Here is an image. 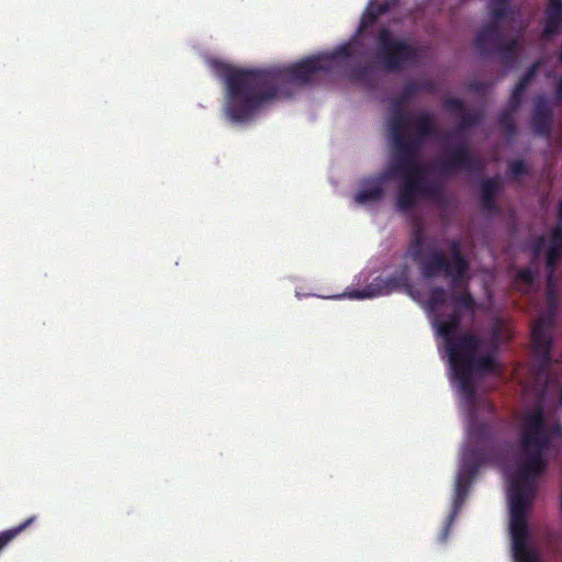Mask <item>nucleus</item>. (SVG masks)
<instances>
[{
	"mask_svg": "<svg viewBox=\"0 0 562 562\" xmlns=\"http://www.w3.org/2000/svg\"><path fill=\"white\" fill-rule=\"evenodd\" d=\"M404 140L408 143L414 148V150L419 155L420 147L426 139H424L420 136H417V134L415 133H412L409 135L404 134Z\"/></svg>",
	"mask_w": 562,
	"mask_h": 562,
	"instance_id": "obj_28",
	"label": "nucleus"
},
{
	"mask_svg": "<svg viewBox=\"0 0 562 562\" xmlns=\"http://www.w3.org/2000/svg\"><path fill=\"white\" fill-rule=\"evenodd\" d=\"M352 56L349 44L329 54L310 56L286 67L238 68L214 60L212 67L226 86L224 114L233 123H246L267 103L292 97V86L313 83L318 74L331 72L337 60Z\"/></svg>",
	"mask_w": 562,
	"mask_h": 562,
	"instance_id": "obj_2",
	"label": "nucleus"
},
{
	"mask_svg": "<svg viewBox=\"0 0 562 562\" xmlns=\"http://www.w3.org/2000/svg\"><path fill=\"white\" fill-rule=\"evenodd\" d=\"M395 151L411 156L413 158H418V154L414 150V148L404 140V136H397L392 139Z\"/></svg>",
	"mask_w": 562,
	"mask_h": 562,
	"instance_id": "obj_24",
	"label": "nucleus"
},
{
	"mask_svg": "<svg viewBox=\"0 0 562 562\" xmlns=\"http://www.w3.org/2000/svg\"><path fill=\"white\" fill-rule=\"evenodd\" d=\"M459 130H468L475 126L480 122V114L474 111L464 110L459 114Z\"/></svg>",
	"mask_w": 562,
	"mask_h": 562,
	"instance_id": "obj_22",
	"label": "nucleus"
},
{
	"mask_svg": "<svg viewBox=\"0 0 562 562\" xmlns=\"http://www.w3.org/2000/svg\"><path fill=\"white\" fill-rule=\"evenodd\" d=\"M409 119V114L404 110L393 108L392 116L389 120L392 139L397 136H404V128L408 125Z\"/></svg>",
	"mask_w": 562,
	"mask_h": 562,
	"instance_id": "obj_15",
	"label": "nucleus"
},
{
	"mask_svg": "<svg viewBox=\"0 0 562 562\" xmlns=\"http://www.w3.org/2000/svg\"><path fill=\"white\" fill-rule=\"evenodd\" d=\"M438 171L447 177L458 172H475L481 169L480 158L471 150L468 144L452 145L437 159Z\"/></svg>",
	"mask_w": 562,
	"mask_h": 562,
	"instance_id": "obj_7",
	"label": "nucleus"
},
{
	"mask_svg": "<svg viewBox=\"0 0 562 562\" xmlns=\"http://www.w3.org/2000/svg\"><path fill=\"white\" fill-rule=\"evenodd\" d=\"M425 173L426 168L418 161V158H416L407 169L406 175H409V177L425 178Z\"/></svg>",
	"mask_w": 562,
	"mask_h": 562,
	"instance_id": "obj_27",
	"label": "nucleus"
},
{
	"mask_svg": "<svg viewBox=\"0 0 562 562\" xmlns=\"http://www.w3.org/2000/svg\"><path fill=\"white\" fill-rule=\"evenodd\" d=\"M443 106L448 112L461 114L464 110V102L459 98H447L443 101Z\"/></svg>",
	"mask_w": 562,
	"mask_h": 562,
	"instance_id": "obj_26",
	"label": "nucleus"
},
{
	"mask_svg": "<svg viewBox=\"0 0 562 562\" xmlns=\"http://www.w3.org/2000/svg\"><path fill=\"white\" fill-rule=\"evenodd\" d=\"M411 85H414L416 93L418 92H427L434 93L436 92V83L430 79H422V80H412Z\"/></svg>",
	"mask_w": 562,
	"mask_h": 562,
	"instance_id": "obj_25",
	"label": "nucleus"
},
{
	"mask_svg": "<svg viewBox=\"0 0 562 562\" xmlns=\"http://www.w3.org/2000/svg\"><path fill=\"white\" fill-rule=\"evenodd\" d=\"M561 207H562V202H561Z\"/></svg>",
	"mask_w": 562,
	"mask_h": 562,
	"instance_id": "obj_39",
	"label": "nucleus"
},
{
	"mask_svg": "<svg viewBox=\"0 0 562 562\" xmlns=\"http://www.w3.org/2000/svg\"><path fill=\"white\" fill-rule=\"evenodd\" d=\"M560 431V426H557L555 427V432H559Z\"/></svg>",
	"mask_w": 562,
	"mask_h": 562,
	"instance_id": "obj_37",
	"label": "nucleus"
},
{
	"mask_svg": "<svg viewBox=\"0 0 562 562\" xmlns=\"http://www.w3.org/2000/svg\"><path fill=\"white\" fill-rule=\"evenodd\" d=\"M482 206L485 212H492V178H485L482 183Z\"/></svg>",
	"mask_w": 562,
	"mask_h": 562,
	"instance_id": "obj_23",
	"label": "nucleus"
},
{
	"mask_svg": "<svg viewBox=\"0 0 562 562\" xmlns=\"http://www.w3.org/2000/svg\"><path fill=\"white\" fill-rule=\"evenodd\" d=\"M349 79L363 83H370L372 80V68L369 65L355 66L349 70Z\"/></svg>",
	"mask_w": 562,
	"mask_h": 562,
	"instance_id": "obj_20",
	"label": "nucleus"
},
{
	"mask_svg": "<svg viewBox=\"0 0 562 562\" xmlns=\"http://www.w3.org/2000/svg\"><path fill=\"white\" fill-rule=\"evenodd\" d=\"M36 519V516H31L16 527L7 529L0 532V551L16 536H19L22 531H24L29 526H31Z\"/></svg>",
	"mask_w": 562,
	"mask_h": 562,
	"instance_id": "obj_18",
	"label": "nucleus"
},
{
	"mask_svg": "<svg viewBox=\"0 0 562 562\" xmlns=\"http://www.w3.org/2000/svg\"><path fill=\"white\" fill-rule=\"evenodd\" d=\"M438 126L435 122L434 114L428 111H420L416 114L414 121V133L417 136L428 139L438 135Z\"/></svg>",
	"mask_w": 562,
	"mask_h": 562,
	"instance_id": "obj_11",
	"label": "nucleus"
},
{
	"mask_svg": "<svg viewBox=\"0 0 562 562\" xmlns=\"http://www.w3.org/2000/svg\"><path fill=\"white\" fill-rule=\"evenodd\" d=\"M487 300H490L492 297L491 293L487 291Z\"/></svg>",
	"mask_w": 562,
	"mask_h": 562,
	"instance_id": "obj_36",
	"label": "nucleus"
},
{
	"mask_svg": "<svg viewBox=\"0 0 562 562\" xmlns=\"http://www.w3.org/2000/svg\"><path fill=\"white\" fill-rule=\"evenodd\" d=\"M562 21V0H550L547 9L544 34H553Z\"/></svg>",
	"mask_w": 562,
	"mask_h": 562,
	"instance_id": "obj_14",
	"label": "nucleus"
},
{
	"mask_svg": "<svg viewBox=\"0 0 562 562\" xmlns=\"http://www.w3.org/2000/svg\"><path fill=\"white\" fill-rule=\"evenodd\" d=\"M512 337V329L508 323L501 317H494V346L496 342L503 344Z\"/></svg>",
	"mask_w": 562,
	"mask_h": 562,
	"instance_id": "obj_19",
	"label": "nucleus"
},
{
	"mask_svg": "<svg viewBox=\"0 0 562 562\" xmlns=\"http://www.w3.org/2000/svg\"><path fill=\"white\" fill-rule=\"evenodd\" d=\"M535 255L539 257L543 255L547 268L552 271L555 262L562 256V232L560 228L554 229L550 235L542 236L535 248ZM560 291L559 284L554 281L552 272L548 277V302L553 305L555 295Z\"/></svg>",
	"mask_w": 562,
	"mask_h": 562,
	"instance_id": "obj_8",
	"label": "nucleus"
},
{
	"mask_svg": "<svg viewBox=\"0 0 562 562\" xmlns=\"http://www.w3.org/2000/svg\"><path fill=\"white\" fill-rule=\"evenodd\" d=\"M538 66H539L538 64L533 65L532 68L527 74V76L519 82V85L516 87V89L514 91L515 97H517L518 94L522 93V91L525 90L527 83L533 77L535 70H536V68Z\"/></svg>",
	"mask_w": 562,
	"mask_h": 562,
	"instance_id": "obj_30",
	"label": "nucleus"
},
{
	"mask_svg": "<svg viewBox=\"0 0 562 562\" xmlns=\"http://www.w3.org/2000/svg\"><path fill=\"white\" fill-rule=\"evenodd\" d=\"M396 195V206L402 212L411 211L420 198H427L437 204L445 205L447 196L441 184L425 178L403 176Z\"/></svg>",
	"mask_w": 562,
	"mask_h": 562,
	"instance_id": "obj_5",
	"label": "nucleus"
},
{
	"mask_svg": "<svg viewBox=\"0 0 562 562\" xmlns=\"http://www.w3.org/2000/svg\"><path fill=\"white\" fill-rule=\"evenodd\" d=\"M374 58L383 70L395 72L415 64L419 59V49L405 40L395 37L390 29L382 27L376 35Z\"/></svg>",
	"mask_w": 562,
	"mask_h": 562,
	"instance_id": "obj_4",
	"label": "nucleus"
},
{
	"mask_svg": "<svg viewBox=\"0 0 562 562\" xmlns=\"http://www.w3.org/2000/svg\"><path fill=\"white\" fill-rule=\"evenodd\" d=\"M415 94L414 85L408 82L393 101V108L403 110V106L408 103Z\"/></svg>",
	"mask_w": 562,
	"mask_h": 562,
	"instance_id": "obj_21",
	"label": "nucleus"
},
{
	"mask_svg": "<svg viewBox=\"0 0 562 562\" xmlns=\"http://www.w3.org/2000/svg\"><path fill=\"white\" fill-rule=\"evenodd\" d=\"M561 93H562V81L560 82V86H559V99L561 98Z\"/></svg>",
	"mask_w": 562,
	"mask_h": 562,
	"instance_id": "obj_35",
	"label": "nucleus"
},
{
	"mask_svg": "<svg viewBox=\"0 0 562 562\" xmlns=\"http://www.w3.org/2000/svg\"><path fill=\"white\" fill-rule=\"evenodd\" d=\"M389 180L383 173L364 179L361 189L355 195V201L359 204L380 201L384 194V183Z\"/></svg>",
	"mask_w": 562,
	"mask_h": 562,
	"instance_id": "obj_10",
	"label": "nucleus"
},
{
	"mask_svg": "<svg viewBox=\"0 0 562 562\" xmlns=\"http://www.w3.org/2000/svg\"><path fill=\"white\" fill-rule=\"evenodd\" d=\"M447 299L448 293L442 286H434L430 290L425 307L429 313L436 314L440 310V307L447 302Z\"/></svg>",
	"mask_w": 562,
	"mask_h": 562,
	"instance_id": "obj_17",
	"label": "nucleus"
},
{
	"mask_svg": "<svg viewBox=\"0 0 562 562\" xmlns=\"http://www.w3.org/2000/svg\"><path fill=\"white\" fill-rule=\"evenodd\" d=\"M526 170V167H525V164L522 161H514L512 165H510V171L515 175V176H518V175H521L524 173Z\"/></svg>",
	"mask_w": 562,
	"mask_h": 562,
	"instance_id": "obj_33",
	"label": "nucleus"
},
{
	"mask_svg": "<svg viewBox=\"0 0 562 562\" xmlns=\"http://www.w3.org/2000/svg\"><path fill=\"white\" fill-rule=\"evenodd\" d=\"M396 0H386V1H383V2H378V3H371L366 13L363 14L362 19H361V22H360V25H359V30L358 32L359 33H362L364 32L370 25H372L373 23H375V21L378 20V18L387 12L392 4L395 2Z\"/></svg>",
	"mask_w": 562,
	"mask_h": 562,
	"instance_id": "obj_12",
	"label": "nucleus"
},
{
	"mask_svg": "<svg viewBox=\"0 0 562 562\" xmlns=\"http://www.w3.org/2000/svg\"><path fill=\"white\" fill-rule=\"evenodd\" d=\"M404 140L408 143L414 148V150L419 155L420 147L426 139H424L420 136H417V134L415 133H412L409 135L404 134Z\"/></svg>",
	"mask_w": 562,
	"mask_h": 562,
	"instance_id": "obj_29",
	"label": "nucleus"
},
{
	"mask_svg": "<svg viewBox=\"0 0 562 562\" xmlns=\"http://www.w3.org/2000/svg\"><path fill=\"white\" fill-rule=\"evenodd\" d=\"M409 271L408 265L404 263L394 274L385 279L378 278L374 280V283L371 285H376L379 288L376 292L367 293V291H353L350 296L355 299H364L375 294H389L398 289H404L406 292H411L412 285L409 282Z\"/></svg>",
	"mask_w": 562,
	"mask_h": 562,
	"instance_id": "obj_9",
	"label": "nucleus"
},
{
	"mask_svg": "<svg viewBox=\"0 0 562 562\" xmlns=\"http://www.w3.org/2000/svg\"><path fill=\"white\" fill-rule=\"evenodd\" d=\"M486 9L492 11V0H486Z\"/></svg>",
	"mask_w": 562,
	"mask_h": 562,
	"instance_id": "obj_34",
	"label": "nucleus"
},
{
	"mask_svg": "<svg viewBox=\"0 0 562 562\" xmlns=\"http://www.w3.org/2000/svg\"><path fill=\"white\" fill-rule=\"evenodd\" d=\"M533 280V274L529 269L521 270L517 273V282L518 284H524L526 286L530 285Z\"/></svg>",
	"mask_w": 562,
	"mask_h": 562,
	"instance_id": "obj_31",
	"label": "nucleus"
},
{
	"mask_svg": "<svg viewBox=\"0 0 562 562\" xmlns=\"http://www.w3.org/2000/svg\"><path fill=\"white\" fill-rule=\"evenodd\" d=\"M451 301L453 311L446 318L435 315L434 326L445 340L452 380L468 415V442L460 457L451 509L445 521L457 519L481 469L492 460V402L479 394L482 379L492 372V347L479 335H456L462 321L461 311L475 308L471 293L465 290L453 294Z\"/></svg>",
	"mask_w": 562,
	"mask_h": 562,
	"instance_id": "obj_1",
	"label": "nucleus"
},
{
	"mask_svg": "<svg viewBox=\"0 0 562 562\" xmlns=\"http://www.w3.org/2000/svg\"><path fill=\"white\" fill-rule=\"evenodd\" d=\"M560 402L562 403V391H561V397H560Z\"/></svg>",
	"mask_w": 562,
	"mask_h": 562,
	"instance_id": "obj_38",
	"label": "nucleus"
},
{
	"mask_svg": "<svg viewBox=\"0 0 562 562\" xmlns=\"http://www.w3.org/2000/svg\"><path fill=\"white\" fill-rule=\"evenodd\" d=\"M425 232L417 227L408 245L407 255L418 265L425 279H435L440 274L450 280L452 289L460 288L470 268L458 239L449 241L450 255L447 257L437 247L425 246Z\"/></svg>",
	"mask_w": 562,
	"mask_h": 562,
	"instance_id": "obj_3",
	"label": "nucleus"
},
{
	"mask_svg": "<svg viewBox=\"0 0 562 562\" xmlns=\"http://www.w3.org/2000/svg\"><path fill=\"white\" fill-rule=\"evenodd\" d=\"M475 47L484 56L492 54V20H485L476 35Z\"/></svg>",
	"mask_w": 562,
	"mask_h": 562,
	"instance_id": "obj_16",
	"label": "nucleus"
},
{
	"mask_svg": "<svg viewBox=\"0 0 562 562\" xmlns=\"http://www.w3.org/2000/svg\"><path fill=\"white\" fill-rule=\"evenodd\" d=\"M553 324V318L551 315H544L538 317L537 321L532 324L531 328V339L533 346V352L536 358L539 361V371L535 378V383L532 386V392L542 395V384L547 382L548 375L542 371V367L549 360V348L551 346V327Z\"/></svg>",
	"mask_w": 562,
	"mask_h": 562,
	"instance_id": "obj_6",
	"label": "nucleus"
},
{
	"mask_svg": "<svg viewBox=\"0 0 562 562\" xmlns=\"http://www.w3.org/2000/svg\"><path fill=\"white\" fill-rule=\"evenodd\" d=\"M499 125L502 128L505 130V132L507 134H512L514 131V119H513L512 114L503 115L499 119Z\"/></svg>",
	"mask_w": 562,
	"mask_h": 562,
	"instance_id": "obj_32",
	"label": "nucleus"
},
{
	"mask_svg": "<svg viewBox=\"0 0 562 562\" xmlns=\"http://www.w3.org/2000/svg\"><path fill=\"white\" fill-rule=\"evenodd\" d=\"M415 158L400 154L395 151L394 159L389 169L383 175L390 179H397L403 176H407V169L412 165Z\"/></svg>",
	"mask_w": 562,
	"mask_h": 562,
	"instance_id": "obj_13",
	"label": "nucleus"
}]
</instances>
